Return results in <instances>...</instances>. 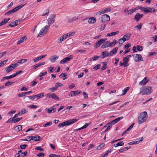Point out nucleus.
Wrapping results in <instances>:
<instances>
[{
  "label": "nucleus",
  "instance_id": "obj_1",
  "mask_svg": "<svg viewBox=\"0 0 157 157\" xmlns=\"http://www.w3.org/2000/svg\"><path fill=\"white\" fill-rule=\"evenodd\" d=\"M147 118V114L146 112H143L140 113L138 118V122L139 124H141L144 122Z\"/></svg>",
  "mask_w": 157,
  "mask_h": 157
},
{
  "label": "nucleus",
  "instance_id": "obj_2",
  "mask_svg": "<svg viewBox=\"0 0 157 157\" xmlns=\"http://www.w3.org/2000/svg\"><path fill=\"white\" fill-rule=\"evenodd\" d=\"M152 92V90L151 87L149 86H145L140 89L139 94L142 95L150 94Z\"/></svg>",
  "mask_w": 157,
  "mask_h": 157
},
{
  "label": "nucleus",
  "instance_id": "obj_3",
  "mask_svg": "<svg viewBox=\"0 0 157 157\" xmlns=\"http://www.w3.org/2000/svg\"><path fill=\"white\" fill-rule=\"evenodd\" d=\"M78 120V119H76L74 118L68 120L65 122H63L59 124L58 125V127L60 128V127H63L66 125H69L76 122Z\"/></svg>",
  "mask_w": 157,
  "mask_h": 157
},
{
  "label": "nucleus",
  "instance_id": "obj_4",
  "mask_svg": "<svg viewBox=\"0 0 157 157\" xmlns=\"http://www.w3.org/2000/svg\"><path fill=\"white\" fill-rule=\"evenodd\" d=\"M44 94L43 93H41L37 95H34L33 96H28L27 97L30 100H33L36 98L38 99L42 97H44Z\"/></svg>",
  "mask_w": 157,
  "mask_h": 157
},
{
  "label": "nucleus",
  "instance_id": "obj_5",
  "mask_svg": "<svg viewBox=\"0 0 157 157\" xmlns=\"http://www.w3.org/2000/svg\"><path fill=\"white\" fill-rule=\"evenodd\" d=\"M45 96L47 98H51L55 100H59V97L57 96L55 94L48 93L45 94Z\"/></svg>",
  "mask_w": 157,
  "mask_h": 157
},
{
  "label": "nucleus",
  "instance_id": "obj_6",
  "mask_svg": "<svg viewBox=\"0 0 157 157\" xmlns=\"http://www.w3.org/2000/svg\"><path fill=\"white\" fill-rule=\"evenodd\" d=\"M110 20L109 16L106 14H105L101 17V22L102 23H105L106 21H109Z\"/></svg>",
  "mask_w": 157,
  "mask_h": 157
},
{
  "label": "nucleus",
  "instance_id": "obj_7",
  "mask_svg": "<svg viewBox=\"0 0 157 157\" xmlns=\"http://www.w3.org/2000/svg\"><path fill=\"white\" fill-rule=\"evenodd\" d=\"M49 28V26L48 25H46L44 26V27L43 28L40 30V32L39 33L37 36V37H40L41 35L43 33H46L47 32V29H48Z\"/></svg>",
  "mask_w": 157,
  "mask_h": 157
},
{
  "label": "nucleus",
  "instance_id": "obj_8",
  "mask_svg": "<svg viewBox=\"0 0 157 157\" xmlns=\"http://www.w3.org/2000/svg\"><path fill=\"white\" fill-rule=\"evenodd\" d=\"M107 40V38L104 39H101L99 40L97 42L95 45V47L97 48L99 47L101 44L105 42Z\"/></svg>",
  "mask_w": 157,
  "mask_h": 157
},
{
  "label": "nucleus",
  "instance_id": "obj_9",
  "mask_svg": "<svg viewBox=\"0 0 157 157\" xmlns=\"http://www.w3.org/2000/svg\"><path fill=\"white\" fill-rule=\"evenodd\" d=\"M123 118V117H118L113 121L110 122L109 123L107 124H116L117 122H118L119 121L121 120Z\"/></svg>",
  "mask_w": 157,
  "mask_h": 157
},
{
  "label": "nucleus",
  "instance_id": "obj_10",
  "mask_svg": "<svg viewBox=\"0 0 157 157\" xmlns=\"http://www.w3.org/2000/svg\"><path fill=\"white\" fill-rule=\"evenodd\" d=\"M73 56L72 55H70L69 56L65 57L62 60L60 61V64H64L69 61L70 59L72 58Z\"/></svg>",
  "mask_w": 157,
  "mask_h": 157
},
{
  "label": "nucleus",
  "instance_id": "obj_11",
  "mask_svg": "<svg viewBox=\"0 0 157 157\" xmlns=\"http://www.w3.org/2000/svg\"><path fill=\"white\" fill-rule=\"evenodd\" d=\"M56 17V15L55 14H53V18H49L48 19V24L49 25L48 26L49 27L53 23L55 22V18Z\"/></svg>",
  "mask_w": 157,
  "mask_h": 157
},
{
  "label": "nucleus",
  "instance_id": "obj_12",
  "mask_svg": "<svg viewBox=\"0 0 157 157\" xmlns=\"http://www.w3.org/2000/svg\"><path fill=\"white\" fill-rule=\"evenodd\" d=\"M143 14H141L139 13H137L135 15L134 17V19L136 22H138L143 17Z\"/></svg>",
  "mask_w": 157,
  "mask_h": 157
},
{
  "label": "nucleus",
  "instance_id": "obj_13",
  "mask_svg": "<svg viewBox=\"0 0 157 157\" xmlns=\"http://www.w3.org/2000/svg\"><path fill=\"white\" fill-rule=\"evenodd\" d=\"M45 110L47 113H50L56 112V109L54 108L50 107V108H46Z\"/></svg>",
  "mask_w": 157,
  "mask_h": 157
},
{
  "label": "nucleus",
  "instance_id": "obj_14",
  "mask_svg": "<svg viewBox=\"0 0 157 157\" xmlns=\"http://www.w3.org/2000/svg\"><path fill=\"white\" fill-rule=\"evenodd\" d=\"M68 37V36L67 34H65L63 35L58 39V40H59L58 42L59 43H61L62 41L65 40Z\"/></svg>",
  "mask_w": 157,
  "mask_h": 157
},
{
  "label": "nucleus",
  "instance_id": "obj_15",
  "mask_svg": "<svg viewBox=\"0 0 157 157\" xmlns=\"http://www.w3.org/2000/svg\"><path fill=\"white\" fill-rule=\"evenodd\" d=\"M140 138H139V139H140ZM143 140V137H142L140 140H138L135 141H132L128 143V144L129 145H132L135 144H138L140 142H141Z\"/></svg>",
  "mask_w": 157,
  "mask_h": 157
},
{
  "label": "nucleus",
  "instance_id": "obj_16",
  "mask_svg": "<svg viewBox=\"0 0 157 157\" xmlns=\"http://www.w3.org/2000/svg\"><path fill=\"white\" fill-rule=\"evenodd\" d=\"M110 56L109 53L106 51H105L102 52V55L101 56V57L102 59H104L107 56Z\"/></svg>",
  "mask_w": 157,
  "mask_h": 157
},
{
  "label": "nucleus",
  "instance_id": "obj_17",
  "mask_svg": "<svg viewBox=\"0 0 157 157\" xmlns=\"http://www.w3.org/2000/svg\"><path fill=\"white\" fill-rule=\"evenodd\" d=\"M59 58V56L57 55H54L51 56L50 60L52 62H54Z\"/></svg>",
  "mask_w": 157,
  "mask_h": 157
},
{
  "label": "nucleus",
  "instance_id": "obj_18",
  "mask_svg": "<svg viewBox=\"0 0 157 157\" xmlns=\"http://www.w3.org/2000/svg\"><path fill=\"white\" fill-rule=\"evenodd\" d=\"M148 81V80L147 79L146 77H145L143 80L140 81L139 84L140 85L144 86L146 84V83Z\"/></svg>",
  "mask_w": 157,
  "mask_h": 157
},
{
  "label": "nucleus",
  "instance_id": "obj_19",
  "mask_svg": "<svg viewBox=\"0 0 157 157\" xmlns=\"http://www.w3.org/2000/svg\"><path fill=\"white\" fill-rule=\"evenodd\" d=\"M136 58H137V59L136 61V62L143 61V58L142 57L141 55L136 54Z\"/></svg>",
  "mask_w": 157,
  "mask_h": 157
},
{
  "label": "nucleus",
  "instance_id": "obj_20",
  "mask_svg": "<svg viewBox=\"0 0 157 157\" xmlns=\"http://www.w3.org/2000/svg\"><path fill=\"white\" fill-rule=\"evenodd\" d=\"M31 140L35 141H39L40 140V137L39 136L37 135L34 136H32V138H31Z\"/></svg>",
  "mask_w": 157,
  "mask_h": 157
},
{
  "label": "nucleus",
  "instance_id": "obj_21",
  "mask_svg": "<svg viewBox=\"0 0 157 157\" xmlns=\"http://www.w3.org/2000/svg\"><path fill=\"white\" fill-rule=\"evenodd\" d=\"M17 11L16 8H15L9 10V11L7 12L6 13H5V14H7L8 15H10V14H12L13 13H14Z\"/></svg>",
  "mask_w": 157,
  "mask_h": 157
},
{
  "label": "nucleus",
  "instance_id": "obj_22",
  "mask_svg": "<svg viewBox=\"0 0 157 157\" xmlns=\"http://www.w3.org/2000/svg\"><path fill=\"white\" fill-rule=\"evenodd\" d=\"M96 19L95 17H91L88 20V22L90 24H94L96 22Z\"/></svg>",
  "mask_w": 157,
  "mask_h": 157
},
{
  "label": "nucleus",
  "instance_id": "obj_23",
  "mask_svg": "<svg viewBox=\"0 0 157 157\" xmlns=\"http://www.w3.org/2000/svg\"><path fill=\"white\" fill-rule=\"evenodd\" d=\"M118 49V47H116L113 48L109 53L110 56H113L114 54L116 53Z\"/></svg>",
  "mask_w": 157,
  "mask_h": 157
},
{
  "label": "nucleus",
  "instance_id": "obj_24",
  "mask_svg": "<svg viewBox=\"0 0 157 157\" xmlns=\"http://www.w3.org/2000/svg\"><path fill=\"white\" fill-rule=\"evenodd\" d=\"M27 39V37L25 36L21 38L19 40H18L17 42L18 44H19L23 42L25 40H26Z\"/></svg>",
  "mask_w": 157,
  "mask_h": 157
},
{
  "label": "nucleus",
  "instance_id": "obj_25",
  "mask_svg": "<svg viewBox=\"0 0 157 157\" xmlns=\"http://www.w3.org/2000/svg\"><path fill=\"white\" fill-rule=\"evenodd\" d=\"M22 126L21 125H18L14 128V130L18 132L22 129Z\"/></svg>",
  "mask_w": 157,
  "mask_h": 157
},
{
  "label": "nucleus",
  "instance_id": "obj_26",
  "mask_svg": "<svg viewBox=\"0 0 157 157\" xmlns=\"http://www.w3.org/2000/svg\"><path fill=\"white\" fill-rule=\"evenodd\" d=\"M117 43V40L114 39L113 40V41L111 42V43H109L108 44V46H109L110 47H112L114 46L115 44Z\"/></svg>",
  "mask_w": 157,
  "mask_h": 157
},
{
  "label": "nucleus",
  "instance_id": "obj_27",
  "mask_svg": "<svg viewBox=\"0 0 157 157\" xmlns=\"http://www.w3.org/2000/svg\"><path fill=\"white\" fill-rule=\"evenodd\" d=\"M137 10V8H136L135 9H132L128 10L127 12V14L128 15L129 14H132V13L136 11V10Z\"/></svg>",
  "mask_w": 157,
  "mask_h": 157
},
{
  "label": "nucleus",
  "instance_id": "obj_28",
  "mask_svg": "<svg viewBox=\"0 0 157 157\" xmlns=\"http://www.w3.org/2000/svg\"><path fill=\"white\" fill-rule=\"evenodd\" d=\"M13 69L12 67H10V66H9L8 67H6L5 68V70L7 73L10 72Z\"/></svg>",
  "mask_w": 157,
  "mask_h": 157
},
{
  "label": "nucleus",
  "instance_id": "obj_29",
  "mask_svg": "<svg viewBox=\"0 0 157 157\" xmlns=\"http://www.w3.org/2000/svg\"><path fill=\"white\" fill-rule=\"evenodd\" d=\"M102 63L103 64V65L101 67V70H103L107 68L106 66L107 64V63L106 62H102Z\"/></svg>",
  "mask_w": 157,
  "mask_h": 157
},
{
  "label": "nucleus",
  "instance_id": "obj_30",
  "mask_svg": "<svg viewBox=\"0 0 157 157\" xmlns=\"http://www.w3.org/2000/svg\"><path fill=\"white\" fill-rule=\"evenodd\" d=\"M152 9H153L152 8L146 7V8H145L144 12L146 13L149 12L151 13V11H150V10H151Z\"/></svg>",
  "mask_w": 157,
  "mask_h": 157
},
{
  "label": "nucleus",
  "instance_id": "obj_31",
  "mask_svg": "<svg viewBox=\"0 0 157 157\" xmlns=\"http://www.w3.org/2000/svg\"><path fill=\"white\" fill-rule=\"evenodd\" d=\"M71 92L73 93L74 96H76L78 94L81 93L82 92V91L81 90L72 91H71Z\"/></svg>",
  "mask_w": 157,
  "mask_h": 157
},
{
  "label": "nucleus",
  "instance_id": "obj_32",
  "mask_svg": "<svg viewBox=\"0 0 157 157\" xmlns=\"http://www.w3.org/2000/svg\"><path fill=\"white\" fill-rule=\"evenodd\" d=\"M129 87H127L125 88L124 90H122V91L123 92V93L122 94V95H123L125 94L127 92V91L129 90Z\"/></svg>",
  "mask_w": 157,
  "mask_h": 157
},
{
  "label": "nucleus",
  "instance_id": "obj_33",
  "mask_svg": "<svg viewBox=\"0 0 157 157\" xmlns=\"http://www.w3.org/2000/svg\"><path fill=\"white\" fill-rule=\"evenodd\" d=\"M131 35V33H128L126 34L124 36V37H125L126 39H128V40L130 39Z\"/></svg>",
  "mask_w": 157,
  "mask_h": 157
},
{
  "label": "nucleus",
  "instance_id": "obj_34",
  "mask_svg": "<svg viewBox=\"0 0 157 157\" xmlns=\"http://www.w3.org/2000/svg\"><path fill=\"white\" fill-rule=\"evenodd\" d=\"M18 65L17 63H16L14 64H12L10 66V67L12 68L13 70L16 67H17Z\"/></svg>",
  "mask_w": 157,
  "mask_h": 157
},
{
  "label": "nucleus",
  "instance_id": "obj_35",
  "mask_svg": "<svg viewBox=\"0 0 157 157\" xmlns=\"http://www.w3.org/2000/svg\"><path fill=\"white\" fill-rule=\"evenodd\" d=\"M49 157H63L60 155H57L55 154H51L49 156Z\"/></svg>",
  "mask_w": 157,
  "mask_h": 157
},
{
  "label": "nucleus",
  "instance_id": "obj_36",
  "mask_svg": "<svg viewBox=\"0 0 157 157\" xmlns=\"http://www.w3.org/2000/svg\"><path fill=\"white\" fill-rule=\"evenodd\" d=\"M111 10V8L109 7V8H106L104 10H103V13H107L110 12Z\"/></svg>",
  "mask_w": 157,
  "mask_h": 157
},
{
  "label": "nucleus",
  "instance_id": "obj_37",
  "mask_svg": "<svg viewBox=\"0 0 157 157\" xmlns=\"http://www.w3.org/2000/svg\"><path fill=\"white\" fill-rule=\"evenodd\" d=\"M27 61V59H22L21 60L18 61L17 63H20V64H22Z\"/></svg>",
  "mask_w": 157,
  "mask_h": 157
},
{
  "label": "nucleus",
  "instance_id": "obj_38",
  "mask_svg": "<svg viewBox=\"0 0 157 157\" xmlns=\"http://www.w3.org/2000/svg\"><path fill=\"white\" fill-rule=\"evenodd\" d=\"M14 82H12L11 81H8L7 82L5 83V86H8L9 85H11L13 83H14Z\"/></svg>",
  "mask_w": 157,
  "mask_h": 157
},
{
  "label": "nucleus",
  "instance_id": "obj_39",
  "mask_svg": "<svg viewBox=\"0 0 157 157\" xmlns=\"http://www.w3.org/2000/svg\"><path fill=\"white\" fill-rule=\"evenodd\" d=\"M52 124V121L46 123L45 124L43 125V126L44 127H47L48 126H50Z\"/></svg>",
  "mask_w": 157,
  "mask_h": 157
},
{
  "label": "nucleus",
  "instance_id": "obj_40",
  "mask_svg": "<svg viewBox=\"0 0 157 157\" xmlns=\"http://www.w3.org/2000/svg\"><path fill=\"white\" fill-rule=\"evenodd\" d=\"M100 66H101L100 64H98L96 66H95L93 68V69L95 70H97L100 68Z\"/></svg>",
  "mask_w": 157,
  "mask_h": 157
},
{
  "label": "nucleus",
  "instance_id": "obj_41",
  "mask_svg": "<svg viewBox=\"0 0 157 157\" xmlns=\"http://www.w3.org/2000/svg\"><path fill=\"white\" fill-rule=\"evenodd\" d=\"M157 54V52H150L149 53L148 56L149 57H151L152 56H154V55H156Z\"/></svg>",
  "mask_w": 157,
  "mask_h": 157
},
{
  "label": "nucleus",
  "instance_id": "obj_42",
  "mask_svg": "<svg viewBox=\"0 0 157 157\" xmlns=\"http://www.w3.org/2000/svg\"><path fill=\"white\" fill-rule=\"evenodd\" d=\"M142 24L140 23L139 25H136L135 26V28L138 29L139 30H140L142 27Z\"/></svg>",
  "mask_w": 157,
  "mask_h": 157
},
{
  "label": "nucleus",
  "instance_id": "obj_43",
  "mask_svg": "<svg viewBox=\"0 0 157 157\" xmlns=\"http://www.w3.org/2000/svg\"><path fill=\"white\" fill-rule=\"evenodd\" d=\"M35 149L36 150H39L42 151H44V150L43 148L40 146L36 147Z\"/></svg>",
  "mask_w": 157,
  "mask_h": 157
},
{
  "label": "nucleus",
  "instance_id": "obj_44",
  "mask_svg": "<svg viewBox=\"0 0 157 157\" xmlns=\"http://www.w3.org/2000/svg\"><path fill=\"white\" fill-rule=\"evenodd\" d=\"M38 157H44V153H40L37 154Z\"/></svg>",
  "mask_w": 157,
  "mask_h": 157
},
{
  "label": "nucleus",
  "instance_id": "obj_45",
  "mask_svg": "<svg viewBox=\"0 0 157 157\" xmlns=\"http://www.w3.org/2000/svg\"><path fill=\"white\" fill-rule=\"evenodd\" d=\"M143 50V47L141 46H137V50L139 51H141Z\"/></svg>",
  "mask_w": 157,
  "mask_h": 157
},
{
  "label": "nucleus",
  "instance_id": "obj_46",
  "mask_svg": "<svg viewBox=\"0 0 157 157\" xmlns=\"http://www.w3.org/2000/svg\"><path fill=\"white\" fill-rule=\"evenodd\" d=\"M54 67H50L48 68L49 69V71H50V73H52L54 72Z\"/></svg>",
  "mask_w": 157,
  "mask_h": 157
},
{
  "label": "nucleus",
  "instance_id": "obj_47",
  "mask_svg": "<svg viewBox=\"0 0 157 157\" xmlns=\"http://www.w3.org/2000/svg\"><path fill=\"white\" fill-rule=\"evenodd\" d=\"M75 33V32H70L69 33H67V34H66L68 35V37H69L71 36H72L74 35Z\"/></svg>",
  "mask_w": 157,
  "mask_h": 157
},
{
  "label": "nucleus",
  "instance_id": "obj_48",
  "mask_svg": "<svg viewBox=\"0 0 157 157\" xmlns=\"http://www.w3.org/2000/svg\"><path fill=\"white\" fill-rule=\"evenodd\" d=\"M6 19H4L0 23V26L4 25L6 23L5 21Z\"/></svg>",
  "mask_w": 157,
  "mask_h": 157
},
{
  "label": "nucleus",
  "instance_id": "obj_49",
  "mask_svg": "<svg viewBox=\"0 0 157 157\" xmlns=\"http://www.w3.org/2000/svg\"><path fill=\"white\" fill-rule=\"evenodd\" d=\"M28 107L31 109L36 108L38 107V106L33 105L29 106Z\"/></svg>",
  "mask_w": 157,
  "mask_h": 157
},
{
  "label": "nucleus",
  "instance_id": "obj_50",
  "mask_svg": "<svg viewBox=\"0 0 157 157\" xmlns=\"http://www.w3.org/2000/svg\"><path fill=\"white\" fill-rule=\"evenodd\" d=\"M63 86V84L62 83H59V82H57L55 86H57V88L58 87H61Z\"/></svg>",
  "mask_w": 157,
  "mask_h": 157
},
{
  "label": "nucleus",
  "instance_id": "obj_51",
  "mask_svg": "<svg viewBox=\"0 0 157 157\" xmlns=\"http://www.w3.org/2000/svg\"><path fill=\"white\" fill-rule=\"evenodd\" d=\"M40 67V66H39V65L38 63H37V64H36V65H34L32 66V67H33V69H36L37 68H38V67Z\"/></svg>",
  "mask_w": 157,
  "mask_h": 157
},
{
  "label": "nucleus",
  "instance_id": "obj_52",
  "mask_svg": "<svg viewBox=\"0 0 157 157\" xmlns=\"http://www.w3.org/2000/svg\"><path fill=\"white\" fill-rule=\"evenodd\" d=\"M86 51L85 50H77L76 51V52L77 53L80 52V53H84Z\"/></svg>",
  "mask_w": 157,
  "mask_h": 157
},
{
  "label": "nucleus",
  "instance_id": "obj_53",
  "mask_svg": "<svg viewBox=\"0 0 157 157\" xmlns=\"http://www.w3.org/2000/svg\"><path fill=\"white\" fill-rule=\"evenodd\" d=\"M103 10H101V11H100L98 12H97L96 13V15H101V14H102V13H103Z\"/></svg>",
  "mask_w": 157,
  "mask_h": 157
},
{
  "label": "nucleus",
  "instance_id": "obj_54",
  "mask_svg": "<svg viewBox=\"0 0 157 157\" xmlns=\"http://www.w3.org/2000/svg\"><path fill=\"white\" fill-rule=\"evenodd\" d=\"M104 143H101L99 145V146L97 147L98 149H100L102 147H103L104 146Z\"/></svg>",
  "mask_w": 157,
  "mask_h": 157
},
{
  "label": "nucleus",
  "instance_id": "obj_55",
  "mask_svg": "<svg viewBox=\"0 0 157 157\" xmlns=\"http://www.w3.org/2000/svg\"><path fill=\"white\" fill-rule=\"evenodd\" d=\"M49 10L48 9H47L46 10L45 12H44V13H43V14L42 15V16H45L46 14H47L49 13Z\"/></svg>",
  "mask_w": 157,
  "mask_h": 157
},
{
  "label": "nucleus",
  "instance_id": "obj_56",
  "mask_svg": "<svg viewBox=\"0 0 157 157\" xmlns=\"http://www.w3.org/2000/svg\"><path fill=\"white\" fill-rule=\"evenodd\" d=\"M57 86H55L50 88V90L52 91V92H54V91L56 90H57Z\"/></svg>",
  "mask_w": 157,
  "mask_h": 157
},
{
  "label": "nucleus",
  "instance_id": "obj_57",
  "mask_svg": "<svg viewBox=\"0 0 157 157\" xmlns=\"http://www.w3.org/2000/svg\"><path fill=\"white\" fill-rule=\"evenodd\" d=\"M25 5H20L19 6H18L16 7H15V8H16V9L17 11L18 10L22 8L23 6H24Z\"/></svg>",
  "mask_w": 157,
  "mask_h": 157
},
{
  "label": "nucleus",
  "instance_id": "obj_58",
  "mask_svg": "<svg viewBox=\"0 0 157 157\" xmlns=\"http://www.w3.org/2000/svg\"><path fill=\"white\" fill-rule=\"evenodd\" d=\"M119 33V31H117L115 32H113L110 33V35H111V36L115 35Z\"/></svg>",
  "mask_w": 157,
  "mask_h": 157
},
{
  "label": "nucleus",
  "instance_id": "obj_59",
  "mask_svg": "<svg viewBox=\"0 0 157 157\" xmlns=\"http://www.w3.org/2000/svg\"><path fill=\"white\" fill-rule=\"evenodd\" d=\"M27 153H28L27 151H24V152H22L21 154V155L22 157H24L25 156L27 155Z\"/></svg>",
  "mask_w": 157,
  "mask_h": 157
},
{
  "label": "nucleus",
  "instance_id": "obj_60",
  "mask_svg": "<svg viewBox=\"0 0 157 157\" xmlns=\"http://www.w3.org/2000/svg\"><path fill=\"white\" fill-rule=\"evenodd\" d=\"M117 145L119 146H122L124 145V143L123 141H120L118 142L117 143Z\"/></svg>",
  "mask_w": 157,
  "mask_h": 157
},
{
  "label": "nucleus",
  "instance_id": "obj_61",
  "mask_svg": "<svg viewBox=\"0 0 157 157\" xmlns=\"http://www.w3.org/2000/svg\"><path fill=\"white\" fill-rule=\"evenodd\" d=\"M112 127V126L111 125H109V126L106 129L103 131V132H107L108 130H109V129H110Z\"/></svg>",
  "mask_w": 157,
  "mask_h": 157
},
{
  "label": "nucleus",
  "instance_id": "obj_62",
  "mask_svg": "<svg viewBox=\"0 0 157 157\" xmlns=\"http://www.w3.org/2000/svg\"><path fill=\"white\" fill-rule=\"evenodd\" d=\"M22 118V117H20V118H17L16 119H15L14 120V123H15L16 122L19 121Z\"/></svg>",
  "mask_w": 157,
  "mask_h": 157
},
{
  "label": "nucleus",
  "instance_id": "obj_63",
  "mask_svg": "<svg viewBox=\"0 0 157 157\" xmlns=\"http://www.w3.org/2000/svg\"><path fill=\"white\" fill-rule=\"evenodd\" d=\"M40 60H41V59L39 56L34 59L33 61L34 62H36Z\"/></svg>",
  "mask_w": 157,
  "mask_h": 157
},
{
  "label": "nucleus",
  "instance_id": "obj_64",
  "mask_svg": "<svg viewBox=\"0 0 157 157\" xmlns=\"http://www.w3.org/2000/svg\"><path fill=\"white\" fill-rule=\"evenodd\" d=\"M89 125V124L86 123L82 127V128L84 129L86 128Z\"/></svg>",
  "mask_w": 157,
  "mask_h": 157
}]
</instances>
